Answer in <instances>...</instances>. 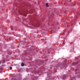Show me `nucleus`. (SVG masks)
Listing matches in <instances>:
<instances>
[{
  "label": "nucleus",
  "instance_id": "5",
  "mask_svg": "<svg viewBox=\"0 0 80 80\" xmlns=\"http://www.w3.org/2000/svg\"><path fill=\"white\" fill-rule=\"evenodd\" d=\"M1 63V62H0V65Z\"/></svg>",
  "mask_w": 80,
  "mask_h": 80
},
{
  "label": "nucleus",
  "instance_id": "1",
  "mask_svg": "<svg viewBox=\"0 0 80 80\" xmlns=\"http://www.w3.org/2000/svg\"><path fill=\"white\" fill-rule=\"evenodd\" d=\"M46 5L47 7H49V6H48V3H46Z\"/></svg>",
  "mask_w": 80,
  "mask_h": 80
},
{
  "label": "nucleus",
  "instance_id": "2",
  "mask_svg": "<svg viewBox=\"0 0 80 80\" xmlns=\"http://www.w3.org/2000/svg\"><path fill=\"white\" fill-rule=\"evenodd\" d=\"M24 64L23 63H21V66L22 67H23L24 66Z\"/></svg>",
  "mask_w": 80,
  "mask_h": 80
},
{
  "label": "nucleus",
  "instance_id": "3",
  "mask_svg": "<svg viewBox=\"0 0 80 80\" xmlns=\"http://www.w3.org/2000/svg\"><path fill=\"white\" fill-rule=\"evenodd\" d=\"M11 30H13V28H12V27H11Z\"/></svg>",
  "mask_w": 80,
  "mask_h": 80
},
{
  "label": "nucleus",
  "instance_id": "4",
  "mask_svg": "<svg viewBox=\"0 0 80 80\" xmlns=\"http://www.w3.org/2000/svg\"><path fill=\"white\" fill-rule=\"evenodd\" d=\"M12 67H10V70H12Z\"/></svg>",
  "mask_w": 80,
  "mask_h": 80
}]
</instances>
